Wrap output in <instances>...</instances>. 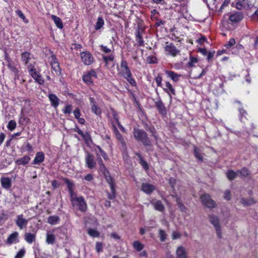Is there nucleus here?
Here are the masks:
<instances>
[{
	"label": "nucleus",
	"instance_id": "nucleus-1",
	"mask_svg": "<svg viewBox=\"0 0 258 258\" xmlns=\"http://www.w3.org/2000/svg\"><path fill=\"white\" fill-rule=\"evenodd\" d=\"M133 135L137 141L141 142L145 146H151V142L148 137L147 133L145 131L138 128H134Z\"/></svg>",
	"mask_w": 258,
	"mask_h": 258
},
{
	"label": "nucleus",
	"instance_id": "nucleus-2",
	"mask_svg": "<svg viewBox=\"0 0 258 258\" xmlns=\"http://www.w3.org/2000/svg\"><path fill=\"white\" fill-rule=\"evenodd\" d=\"M209 221L214 227L219 238H222L221 227L220 224V220L219 217L214 214L209 215Z\"/></svg>",
	"mask_w": 258,
	"mask_h": 258
},
{
	"label": "nucleus",
	"instance_id": "nucleus-3",
	"mask_svg": "<svg viewBox=\"0 0 258 258\" xmlns=\"http://www.w3.org/2000/svg\"><path fill=\"white\" fill-rule=\"evenodd\" d=\"M71 201L74 207L79 208V210H86L87 204L83 197H78L77 194L71 197Z\"/></svg>",
	"mask_w": 258,
	"mask_h": 258
},
{
	"label": "nucleus",
	"instance_id": "nucleus-4",
	"mask_svg": "<svg viewBox=\"0 0 258 258\" xmlns=\"http://www.w3.org/2000/svg\"><path fill=\"white\" fill-rule=\"evenodd\" d=\"M201 200L203 204L208 208H214L216 206V202L212 199L210 195L208 194L201 195Z\"/></svg>",
	"mask_w": 258,
	"mask_h": 258
},
{
	"label": "nucleus",
	"instance_id": "nucleus-5",
	"mask_svg": "<svg viewBox=\"0 0 258 258\" xmlns=\"http://www.w3.org/2000/svg\"><path fill=\"white\" fill-rule=\"evenodd\" d=\"M164 49L169 54L172 56H175L180 53V51L177 49L176 46L172 43H168L166 42Z\"/></svg>",
	"mask_w": 258,
	"mask_h": 258
},
{
	"label": "nucleus",
	"instance_id": "nucleus-6",
	"mask_svg": "<svg viewBox=\"0 0 258 258\" xmlns=\"http://www.w3.org/2000/svg\"><path fill=\"white\" fill-rule=\"evenodd\" d=\"M121 73L123 77H130L132 76V73L128 66L127 62L124 58H122L120 62Z\"/></svg>",
	"mask_w": 258,
	"mask_h": 258
},
{
	"label": "nucleus",
	"instance_id": "nucleus-7",
	"mask_svg": "<svg viewBox=\"0 0 258 258\" xmlns=\"http://www.w3.org/2000/svg\"><path fill=\"white\" fill-rule=\"evenodd\" d=\"M85 153L86 155L85 157V161L87 166L89 169H93L96 165L94 156L88 151H86Z\"/></svg>",
	"mask_w": 258,
	"mask_h": 258
},
{
	"label": "nucleus",
	"instance_id": "nucleus-8",
	"mask_svg": "<svg viewBox=\"0 0 258 258\" xmlns=\"http://www.w3.org/2000/svg\"><path fill=\"white\" fill-rule=\"evenodd\" d=\"M81 59L84 63L86 65H90L93 61V57L89 52H82L80 54Z\"/></svg>",
	"mask_w": 258,
	"mask_h": 258
},
{
	"label": "nucleus",
	"instance_id": "nucleus-9",
	"mask_svg": "<svg viewBox=\"0 0 258 258\" xmlns=\"http://www.w3.org/2000/svg\"><path fill=\"white\" fill-rule=\"evenodd\" d=\"M141 189L144 193L149 195L156 190V186L153 184L145 182L142 184Z\"/></svg>",
	"mask_w": 258,
	"mask_h": 258
},
{
	"label": "nucleus",
	"instance_id": "nucleus-10",
	"mask_svg": "<svg viewBox=\"0 0 258 258\" xmlns=\"http://www.w3.org/2000/svg\"><path fill=\"white\" fill-rule=\"evenodd\" d=\"M155 106L157 110H158L159 113L162 116H165L166 115V108L164 104L160 99L155 102Z\"/></svg>",
	"mask_w": 258,
	"mask_h": 258
},
{
	"label": "nucleus",
	"instance_id": "nucleus-11",
	"mask_svg": "<svg viewBox=\"0 0 258 258\" xmlns=\"http://www.w3.org/2000/svg\"><path fill=\"white\" fill-rule=\"evenodd\" d=\"M251 6L250 0H239L236 4V8L238 10H241L242 8H248Z\"/></svg>",
	"mask_w": 258,
	"mask_h": 258
},
{
	"label": "nucleus",
	"instance_id": "nucleus-12",
	"mask_svg": "<svg viewBox=\"0 0 258 258\" xmlns=\"http://www.w3.org/2000/svg\"><path fill=\"white\" fill-rule=\"evenodd\" d=\"M63 180L64 181V182L66 183V184L67 185V187L68 188V190H69V192L70 197L76 195V193L74 191V188L75 187L74 182L70 180V179H69L68 178H64L63 179Z\"/></svg>",
	"mask_w": 258,
	"mask_h": 258
},
{
	"label": "nucleus",
	"instance_id": "nucleus-13",
	"mask_svg": "<svg viewBox=\"0 0 258 258\" xmlns=\"http://www.w3.org/2000/svg\"><path fill=\"white\" fill-rule=\"evenodd\" d=\"M48 97L50 102L51 105L55 108H56L59 104V99L56 95L53 93H50L48 95Z\"/></svg>",
	"mask_w": 258,
	"mask_h": 258
},
{
	"label": "nucleus",
	"instance_id": "nucleus-14",
	"mask_svg": "<svg viewBox=\"0 0 258 258\" xmlns=\"http://www.w3.org/2000/svg\"><path fill=\"white\" fill-rule=\"evenodd\" d=\"M243 18V15L241 12H236L229 16V19L232 22L240 21Z\"/></svg>",
	"mask_w": 258,
	"mask_h": 258
},
{
	"label": "nucleus",
	"instance_id": "nucleus-15",
	"mask_svg": "<svg viewBox=\"0 0 258 258\" xmlns=\"http://www.w3.org/2000/svg\"><path fill=\"white\" fill-rule=\"evenodd\" d=\"M176 255L177 258H187V252L185 248L183 246L177 247L176 250Z\"/></svg>",
	"mask_w": 258,
	"mask_h": 258
},
{
	"label": "nucleus",
	"instance_id": "nucleus-16",
	"mask_svg": "<svg viewBox=\"0 0 258 258\" xmlns=\"http://www.w3.org/2000/svg\"><path fill=\"white\" fill-rule=\"evenodd\" d=\"M27 220L23 218L22 215L18 216L16 221V224L21 229H23L27 224Z\"/></svg>",
	"mask_w": 258,
	"mask_h": 258
},
{
	"label": "nucleus",
	"instance_id": "nucleus-17",
	"mask_svg": "<svg viewBox=\"0 0 258 258\" xmlns=\"http://www.w3.org/2000/svg\"><path fill=\"white\" fill-rule=\"evenodd\" d=\"M44 160V154L42 152H37L33 161V164H39Z\"/></svg>",
	"mask_w": 258,
	"mask_h": 258
},
{
	"label": "nucleus",
	"instance_id": "nucleus-18",
	"mask_svg": "<svg viewBox=\"0 0 258 258\" xmlns=\"http://www.w3.org/2000/svg\"><path fill=\"white\" fill-rule=\"evenodd\" d=\"M113 133L115 135L116 138L120 142L122 146L125 147L126 146L125 142L121 135V134L119 133V131L117 130L116 126L113 125Z\"/></svg>",
	"mask_w": 258,
	"mask_h": 258
},
{
	"label": "nucleus",
	"instance_id": "nucleus-19",
	"mask_svg": "<svg viewBox=\"0 0 258 258\" xmlns=\"http://www.w3.org/2000/svg\"><path fill=\"white\" fill-rule=\"evenodd\" d=\"M1 182L2 186L6 189H9L11 187L12 181L10 178L2 177Z\"/></svg>",
	"mask_w": 258,
	"mask_h": 258
},
{
	"label": "nucleus",
	"instance_id": "nucleus-20",
	"mask_svg": "<svg viewBox=\"0 0 258 258\" xmlns=\"http://www.w3.org/2000/svg\"><path fill=\"white\" fill-rule=\"evenodd\" d=\"M18 237V233L14 232L9 235L7 239V243L8 244H12L13 243L18 242L17 238Z\"/></svg>",
	"mask_w": 258,
	"mask_h": 258
},
{
	"label": "nucleus",
	"instance_id": "nucleus-21",
	"mask_svg": "<svg viewBox=\"0 0 258 258\" xmlns=\"http://www.w3.org/2000/svg\"><path fill=\"white\" fill-rule=\"evenodd\" d=\"M30 157L28 156H24V157L18 159L15 163L18 165H25L29 163L30 160Z\"/></svg>",
	"mask_w": 258,
	"mask_h": 258
},
{
	"label": "nucleus",
	"instance_id": "nucleus-22",
	"mask_svg": "<svg viewBox=\"0 0 258 258\" xmlns=\"http://www.w3.org/2000/svg\"><path fill=\"white\" fill-rule=\"evenodd\" d=\"M31 53L29 52H24L21 54V60L24 62L25 65H27L29 61L31 59Z\"/></svg>",
	"mask_w": 258,
	"mask_h": 258
},
{
	"label": "nucleus",
	"instance_id": "nucleus-23",
	"mask_svg": "<svg viewBox=\"0 0 258 258\" xmlns=\"http://www.w3.org/2000/svg\"><path fill=\"white\" fill-rule=\"evenodd\" d=\"M238 174L242 178H246L250 174V171L246 167H243L241 169L237 170Z\"/></svg>",
	"mask_w": 258,
	"mask_h": 258
},
{
	"label": "nucleus",
	"instance_id": "nucleus-24",
	"mask_svg": "<svg viewBox=\"0 0 258 258\" xmlns=\"http://www.w3.org/2000/svg\"><path fill=\"white\" fill-rule=\"evenodd\" d=\"M136 155L139 158V163L142 166V167L146 170H148L149 165L148 163L144 160L141 154L139 153H136Z\"/></svg>",
	"mask_w": 258,
	"mask_h": 258
},
{
	"label": "nucleus",
	"instance_id": "nucleus-25",
	"mask_svg": "<svg viewBox=\"0 0 258 258\" xmlns=\"http://www.w3.org/2000/svg\"><path fill=\"white\" fill-rule=\"evenodd\" d=\"M104 25V19L102 16H99L97 19V21L96 22L94 28L97 31L102 28Z\"/></svg>",
	"mask_w": 258,
	"mask_h": 258
},
{
	"label": "nucleus",
	"instance_id": "nucleus-26",
	"mask_svg": "<svg viewBox=\"0 0 258 258\" xmlns=\"http://www.w3.org/2000/svg\"><path fill=\"white\" fill-rule=\"evenodd\" d=\"M238 175L237 171L236 172L233 170H228L226 172V176L229 180H233Z\"/></svg>",
	"mask_w": 258,
	"mask_h": 258
},
{
	"label": "nucleus",
	"instance_id": "nucleus-27",
	"mask_svg": "<svg viewBox=\"0 0 258 258\" xmlns=\"http://www.w3.org/2000/svg\"><path fill=\"white\" fill-rule=\"evenodd\" d=\"M165 86H166V88H164V90L166 93H167L170 96H171V94H172L173 95L175 94V90H174V88H173L172 86L171 85V84L169 82H166Z\"/></svg>",
	"mask_w": 258,
	"mask_h": 258
},
{
	"label": "nucleus",
	"instance_id": "nucleus-28",
	"mask_svg": "<svg viewBox=\"0 0 258 258\" xmlns=\"http://www.w3.org/2000/svg\"><path fill=\"white\" fill-rule=\"evenodd\" d=\"M141 32V31L139 29L137 30L136 33V39L139 46H144V40L142 36Z\"/></svg>",
	"mask_w": 258,
	"mask_h": 258
},
{
	"label": "nucleus",
	"instance_id": "nucleus-29",
	"mask_svg": "<svg viewBox=\"0 0 258 258\" xmlns=\"http://www.w3.org/2000/svg\"><path fill=\"white\" fill-rule=\"evenodd\" d=\"M166 74L167 75L168 77L170 78L174 82L178 81L180 76V75H177L173 71H167L166 72Z\"/></svg>",
	"mask_w": 258,
	"mask_h": 258
},
{
	"label": "nucleus",
	"instance_id": "nucleus-30",
	"mask_svg": "<svg viewBox=\"0 0 258 258\" xmlns=\"http://www.w3.org/2000/svg\"><path fill=\"white\" fill-rule=\"evenodd\" d=\"M6 60L8 62L7 66L10 69V70L14 72L15 75H17L18 73V71L17 69L15 67L13 62L9 58H6Z\"/></svg>",
	"mask_w": 258,
	"mask_h": 258
},
{
	"label": "nucleus",
	"instance_id": "nucleus-31",
	"mask_svg": "<svg viewBox=\"0 0 258 258\" xmlns=\"http://www.w3.org/2000/svg\"><path fill=\"white\" fill-rule=\"evenodd\" d=\"M239 202L245 207L249 206L255 203L254 201L252 199H245L244 198H241Z\"/></svg>",
	"mask_w": 258,
	"mask_h": 258
},
{
	"label": "nucleus",
	"instance_id": "nucleus-32",
	"mask_svg": "<svg viewBox=\"0 0 258 258\" xmlns=\"http://www.w3.org/2000/svg\"><path fill=\"white\" fill-rule=\"evenodd\" d=\"M51 18L54 22V23L55 24L57 28L59 29H62L63 28V24L62 21L59 17L54 15H52Z\"/></svg>",
	"mask_w": 258,
	"mask_h": 258
},
{
	"label": "nucleus",
	"instance_id": "nucleus-33",
	"mask_svg": "<svg viewBox=\"0 0 258 258\" xmlns=\"http://www.w3.org/2000/svg\"><path fill=\"white\" fill-rule=\"evenodd\" d=\"M59 220L60 219L57 216H51L48 217L47 222L51 225H55L57 224Z\"/></svg>",
	"mask_w": 258,
	"mask_h": 258
},
{
	"label": "nucleus",
	"instance_id": "nucleus-34",
	"mask_svg": "<svg viewBox=\"0 0 258 258\" xmlns=\"http://www.w3.org/2000/svg\"><path fill=\"white\" fill-rule=\"evenodd\" d=\"M102 59L105 63V66H108L109 62L113 61L114 59V56L113 54H111L108 56L103 55Z\"/></svg>",
	"mask_w": 258,
	"mask_h": 258
},
{
	"label": "nucleus",
	"instance_id": "nucleus-35",
	"mask_svg": "<svg viewBox=\"0 0 258 258\" xmlns=\"http://www.w3.org/2000/svg\"><path fill=\"white\" fill-rule=\"evenodd\" d=\"M82 138L84 139L85 143L86 144H89L90 142L92 143V140L91 139V135L89 132H86L83 133V135H81Z\"/></svg>",
	"mask_w": 258,
	"mask_h": 258
},
{
	"label": "nucleus",
	"instance_id": "nucleus-36",
	"mask_svg": "<svg viewBox=\"0 0 258 258\" xmlns=\"http://www.w3.org/2000/svg\"><path fill=\"white\" fill-rule=\"evenodd\" d=\"M194 155L199 160L203 161V157L200 150L195 146L194 147Z\"/></svg>",
	"mask_w": 258,
	"mask_h": 258
},
{
	"label": "nucleus",
	"instance_id": "nucleus-37",
	"mask_svg": "<svg viewBox=\"0 0 258 258\" xmlns=\"http://www.w3.org/2000/svg\"><path fill=\"white\" fill-rule=\"evenodd\" d=\"M134 248L138 251H141L144 247V245L141 243L139 241H135L133 244Z\"/></svg>",
	"mask_w": 258,
	"mask_h": 258
},
{
	"label": "nucleus",
	"instance_id": "nucleus-38",
	"mask_svg": "<svg viewBox=\"0 0 258 258\" xmlns=\"http://www.w3.org/2000/svg\"><path fill=\"white\" fill-rule=\"evenodd\" d=\"M35 236L34 234L31 233H27L25 235V240L29 243H31L35 240Z\"/></svg>",
	"mask_w": 258,
	"mask_h": 258
},
{
	"label": "nucleus",
	"instance_id": "nucleus-39",
	"mask_svg": "<svg viewBox=\"0 0 258 258\" xmlns=\"http://www.w3.org/2000/svg\"><path fill=\"white\" fill-rule=\"evenodd\" d=\"M55 240L54 235L52 234L47 233L46 242L48 244H53Z\"/></svg>",
	"mask_w": 258,
	"mask_h": 258
},
{
	"label": "nucleus",
	"instance_id": "nucleus-40",
	"mask_svg": "<svg viewBox=\"0 0 258 258\" xmlns=\"http://www.w3.org/2000/svg\"><path fill=\"white\" fill-rule=\"evenodd\" d=\"M151 203L154 205L156 210H162L163 208V206L160 201L153 200Z\"/></svg>",
	"mask_w": 258,
	"mask_h": 258
},
{
	"label": "nucleus",
	"instance_id": "nucleus-41",
	"mask_svg": "<svg viewBox=\"0 0 258 258\" xmlns=\"http://www.w3.org/2000/svg\"><path fill=\"white\" fill-rule=\"evenodd\" d=\"M112 112L113 119L115 121L118 127H121V128H123V126L121 125L120 122L119 121V116L118 115L117 112L114 109H112Z\"/></svg>",
	"mask_w": 258,
	"mask_h": 258
},
{
	"label": "nucleus",
	"instance_id": "nucleus-42",
	"mask_svg": "<svg viewBox=\"0 0 258 258\" xmlns=\"http://www.w3.org/2000/svg\"><path fill=\"white\" fill-rule=\"evenodd\" d=\"M98 162L100 171L102 172L103 174L106 175V173H108V171L105 165L102 163V160L101 158L100 159V160L98 161Z\"/></svg>",
	"mask_w": 258,
	"mask_h": 258
},
{
	"label": "nucleus",
	"instance_id": "nucleus-43",
	"mask_svg": "<svg viewBox=\"0 0 258 258\" xmlns=\"http://www.w3.org/2000/svg\"><path fill=\"white\" fill-rule=\"evenodd\" d=\"M83 80L86 84L88 85L91 84L93 83L92 79L87 73L83 75Z\"/></svg>",
	"mask_w": 258,
	"mask_h": 258
},
{
	"label": "nucleus",
	"instance_id": "nucleus-44",
	"mask_svg": "<svg viewBox=\"0 0 258 258\" xmlns=\"http://www.w3.org/2000/svg\"><path fill=\"white\" fill-rule=\"evenodd\" d=\"M88 233L93 237H98L99 236V232L95 229L89 228L88 230Z\"/></svg>",
	"mask_w": 258,
	"mask_h": 258
},
{
	"label": "nucleus",
	"instance_id": "nucleus-45",
	"mask_svg": "<svg viewBox=\"0 0 258 258\" xmlns=\"http://www.w3.org/2000/svg\"><path fill=\"white\" fill-rule=\"evenodd\" d=\"M91 110L97 115H100L101 113L100 108L96 104L91 105Z\"/></svg>",
	"mask_w": 258,
	"mask_h": 258
},
{
	"label": "nucleus",
	"instance_id": "nucleus-46",
	"mask_svg": "<svg viewBox=\"0 0 258 258\" xmlns=\"http://www.w3.org/2000/svg\"><path fill=\"white\" fill-rule=\"evenodd\" d=\"M16 122L14 120H11L8 123L7 127L10 131H13L16 128Z\"/></svg>",
	"mask_w": 258,
	"mask_h": 258
},
{
	"label": "nucleus",
	"instance_id": "nucleus-47",
	"mask_svg": "<svg viewBox=\"0 0 258 258\" xmlns=\"http://www.w3.org/2000/svg\"><path fill=\"white\" fill-rule=\"evenodd\" d=\"M159 235L160 237V240L161 242H164L166 239L167 234L162 229H160L159 231Z\"/></svg>",
	"mask_w": 258,
	"mask_h": 258
},
{
	"label": "nucleus",
	"instance_id": "nucleus-48",
	"mask_svg": "<svg viewBox=\"0 0 258 258\" xmlns=\"http://www.w3.org/2000/svg\"><path fill=\"white\" fill-rule=\"evenodd\" d=\"M51 68L55 71L57 75L60 74V69L58 63H51Z\"/></svg>",
	"mask_w": 258,
	"mask_h": 258
},
{
	"label": "nucleus",
	"instance_id": "nucleus-49",
	"mask_svg": "<svg viewBox=\"0 0 258 258\" xmlns=\"http://www.w3.org/2000/svg\"><path fill=\"white\" fill-rule=\"evenodd\" d=\"M106 176V181L109 183L110 189L113 190V188L114 187V184L113 182V178L110 176H107L105 175Z\"/></svg>",
	"mask_w": 258,
	"mask_h": 258
},
{
	"label": "nucleus",
	"instance_id": "nucleus-50",
	"mask_svg": "<svg viewBox=\"0 0 258 258\" xmlns=\"http://www.w3.org/2000/svg\"><path fill=\"white\" fill-rule=\"evenodd\" d=\"M72 105L71 104H68L63 109V112L64 114H70L72 111Z\"/></svg>",
	"mask_w": 258,
	"mask_h": 258
},
{
	"label": "nucleus",
	"instance_id": "nucleus-51",
	"mask_svg": "<svg viewBox=\"0 0 258 258\" xmlns=\"http://www.w3.org/2000/svg\"><path fill=\"white\" fill-rule=\"evenodd\" d=\"M147 131H149L150 133H151L152 136L155 138V140L157 139V137L156 136V131L153 125H151Z\"/></svg>",
	"mask_w": 258,
	"mask_h": 258
},
{
	"label": "nucleus",
	"instance_id": "nucleus-52",
	"mask_svg": "<svg viewBox=\"0 0 258 258\" xmlns=\"http://www.w3.org/2000/svg\"><path fill=\"white\" fill-rule=\"evenodd\" d=\"M36 82H37L39 84L42 85L44 83V80L39 74L38 75L36 76V78H34Z\"/></svg>",
	"mask_w": 258,
	"mask_h": 258
},
{
	"label": "nucleus",
	"instance_id": "nucleus-53",
	"mask_svg": "<svg viewBox=\"0 0 258 258\" xmlns=\"http://www.w3.org/2000/svg\"><path fill=\"white\" fill-rule=\"evenodd\" d=\"M231 195L229 190H226L224 192L223 198L224 199L229 201L231 199Z\"/></svg>",
	"mask_w": 258,
	"mask_h": 258
},
{
	"label": "nucleus",
	"instance_id": "nucleus-54",
	"mask_svg": "<svg viewBox=\"0 0 258 258\" xmlns=\"http://www.w3.org/2000/svg\"><path fill=\"white\" fill-rule=\"evenodd\" d=\"M96 148L98 149L101 155L102 156V157L105 160H107L108 159V156L107 154L105 153V151H104L99 146H97Z\"/></svg>",
	"mask_w": 258,
	"mask_h": 258
},
{
	"label": "nucleus",
	"instance_id": "nucleus-55",
	"mask_svg": "<svg viewBox=\"0 0 258 258\" xmlns=\"http://www.w3.org/2000/svg\"><path fill=\"white\" fill-rule=\"evenodd\" d=\"M235 44V40L234 38H231L229 41L225 44V46L227 48H230Z\"/></svg>",
	"mask_w": 258,
	"mask_h": 258
},
{
	"label": "nucleus",
	"instance_id": "nucleus-56",
	"mask_svg": "<svg viewBox=\"0 0 258 258\" xmlns=\"http://www.w3.org/2000/svg\"><path fill=\"white\" fill-rule=\"evenodd\" d=\"M124 78H125L127 80V81L130 83V84L132 86H135L137 85L136 81L134 79H133L132 78V75L130 77H124Z\"/></svg>",
	"mask_w": 258,
	"mask_h": 258
},
{
	"label": "nucleus",
	"instance_id": "nucleus-57",
	"mask_svg": "<svg viewBox=\"0 0 258 258\" xmlns=\"http://www.w3.org/2000/svg\"><path fill=\"white\" fill-rule=\"evenodd\" d=\"M198 61V59L197 58L194 57L192 56L190 57V60L188 62V66L190 67H192L194 66V64Z\"/></svg>",
	"mask_w": 258,
	"mask_h": 258
},
{
	"label": "nucleus",
	"instance_id": "nucleus-58",
	"mask_svg": "<svg viewBox=\"0 0 258 258\" xmlns=\"http://www.w3.org/2000/svg\"><path fill=\"white\" fill-rule=\"evenodd\" d=\"M25 253V250L24 249H20L15 256V258H22Z\"/></svg>",
	"mask_w": 258,
	"mask_h": 258
},
{
	"label": "nucleus",
	"instance_id": "nucleus-59",
	"mask_svg": "<svg viewBox=\"0 0 258 258\" xmlns=\"http://www.w3.org/2000/svg\"><path fill=\"white\" fill-rule=\"evenodd\" d=\"M101 50L105 53H109L111 52V50L110 48H107L106 46L103 45H100Z\"/></svg>",
	"mask_w": 258,
	"mask_h": 258
},
{
	"label": "nucleus",
	"instance_id": "nucleus-60",
	"mask_svg": "<svg viewBox=\"0 0 258 258\" xmlns=\"http://www.w3.org/2000/svg\"><path fill=\"white\" fill-rule=\"evenodd\" d=\"M96 250L98 252L102 251V244L101 242H97L96 243Z\"/></svg>",
	"mask_w": 258,
	"mask_h": 258
},
{
	"label": "nucleus",
	"instance_id": "nucleus-61",
	"mask_svg": "<svg viewBox=\"0 0 258 258\" xmlns=\"http://www.w3.org/2000/svg\"><path fill=\"white\" fill-rule=\"evenodd\" d=\"M74 114L75 117L76 119H78V118H80L81 113L80 109L78 108H77L76 109H75L74 111Z\"/></svg>",
	"mask_w": 258,
	"mask_h": 258
},
{
	"label": "nucleus",
	"instance_id": "nucleus-62",
	"mask_svg": "<svg viewBox=\"0 0 258 258\" xmlns=\"http://www.w3.org/2000/svg\"><path fill=\"white\" fill-rule=\"evenodd\" d=\"M181 236V234L178 232L173 231L172 234V238L173 239L180 238Z\"/></svg>",
	"mask_w": 258,
	"mask_h": 258
},
{
	"label": "nucleus",
	"instance_id": "nucleus-63",
	"mask_svg": "<svg viewBox=\"0 0 258 258\" xmlns=\"http://www.w3.org/2000/svg\"><path fill=\"white\" fill-rule=\"evenodd\" d=\"M155 81L157 86L161 87L162 84V77L160 75H158V76L155 78Z\"/></svg>",
	"mask_w": 258,
	"mask_h": 258
},
{
	"label": "nucleus",
	"instance_id": "nucleus-64",
	"mask_svg": "<svg viewBox=\"0 0 258 258\" xmlns=\"http://www.w3.org/2000/svg\"><path fill=\"white\" fill-rule=\"evenodd\" d=\"M147 61L149 63H155L156 62V58L153 56H149L147 57Z\"/></svg>",
	"mask_w": 258,
	"mask_h": 258
}]
</instances>
